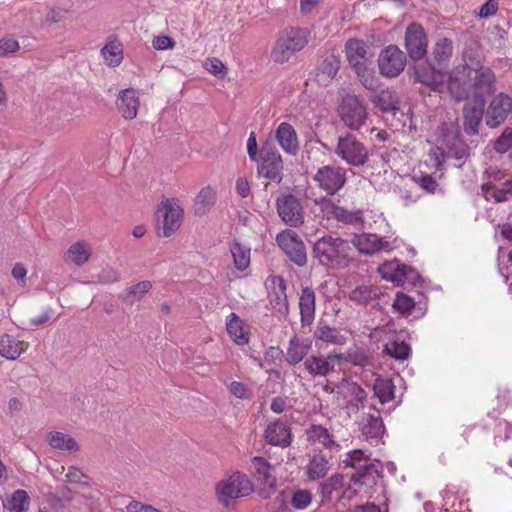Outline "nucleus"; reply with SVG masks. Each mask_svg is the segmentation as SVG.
<instances>
[{
    "label": "nucleus",
    "mask_w": 512,
    "mask_h": 512,
    "mask_svg": "<svg viewBox=\"0 0 512 512\" xmlns=\"http://www.w3.org/2000/svg\"><path fill=\"white\" fill-rule=\"evenodd\" d=\"M448 91L456 102L473 98L477 104H485L487 96L496 91V74L487 66L463 74L450 71L448 76Z\"/></svg>",
    "instance_id": "f257e3e1"
},
{
    "label": "nucleus",
    "mask_w": 512,
    "mask_h": 512,
    "mask_svg": "<svg viewBox=\"0 0 512 512\" xmlns=\"http://www.w3.org/2000/svg\"><path fill=\"white\" fill-rule=\"evenodd\" d=\"M453 54V43L448 38L439 39L425 63L413 66L415 80L432 91H441L447 74L448 63Z\"/></svg>",
    "instance_id": "f03ea898"
},
{
    "label": "nucleus",
    "mask_w": 512,
    "mask_h": 512,
    "mask_svg": "<svg viewBox=\"0 0 512 512\" xmlns=\"http://www.w3.org/2000/svg\"><path fill=\"white\" fill-rule=\"evenodd\" d=\"M435 147L429 156L435 162L437 169H441L448 158L464 160L470 156V147L461 136L456 122H442L435 134Z\"/></svg>",
    "instance_id": "7ed1b4c3"
},
{
    "label": "nucleus",
    "mask_w": 512,
    "mask_h": 512,
    "mask_svg": "<svg viewBox=\"0 0 512 512\" xmlns=\"http://www.w3.org/2000/svg\"><path fill=\"white\" fill-rule=\"evenodd\" d=\"M312 257L327 269H345L354 262L350 243L341 238L326 234L312 245Z\"/></svg>",
    "instance_id": "20e7f679"
},
{
    "label": "nucleus",
    "mask_w": 512,
    "mask_h": 512,
    "mask_svg": "<svg viewBox=\"0 0 512 512\" xmlns=\"http://www.w3.org/2000/svg\"><path fill=\"white\" fill-rule=\"evenodd\" d=\"M310 30L301 27H287L283 29L271 51V59L278 64H284L292 56L303 50L309 43Z\"/></svg>",
    "instance_id": "39448f33"
},
{
    "label": "nucleus",
    "mask_w": 512,
    "mask_h": 512,
    "mask_svg": "<svg viewBox=\"0 0 512 512\" xmlns=\"http://www.w3.org/2000/svg\"><path fill=\"white\" fill-rule=\"evenodd\" d=\"M184 210L175 198L164 199L158 205L157 234L161 237L172 236L180 227L183 221Z\"/></svg>",
    "instance_id": "423d86ee"
},
{
    "label": "nucleus",
    "mask_w": 512,
    "mask_h": 512,
    "mask_svg": "<svg viewBox=\"0 0 512 512\" xmlns=\"http://www.w3.org/2000/svg\"><path fill=\"white\" fill-rule=\"evenodd\" d=\"M335 154L352 167H363L369 161L368 148L351 133L338 137Z\"/></svg>",
    "instance_id": "0eeeda50"
},
{
    "label": "nucleus",
    "mask_w": 512,
    "mask_h": 512,
    "mask_svg": "<svg viewBox=\"0 0 512 512\" xmlns=\"http://www.w3.org/2000/svg\"><path fill=\"white\" fill-rule=\"evenodd\" d=\"M257 166L259 176L272 182L280 183L283 179V161L272 141L263 143Z\"/></svg>",
    "instance_id": "6e6552de"
},
{
    "label": "nucleus",
    "mask_w": 512,
    "mask_h": 512,
    "mask_svg": "<svg viewBox=\"0 0 512 512\" xmlns=\"http://www.w3.org/2000/svg\"><path fill=\"white\" fill-rule=\"evenodd\" d=\"M215 489L219 502L225 507H228L231 501L247 496L253 491L250 480L240 472L218 482Z\"/></svg>",
    "instance_id": "1a4fd4ad"
},
{
    "label": "nucleus",
    "mask_w": 512,
    "mask_h": 512,
    "mask_svg": "<svg viewBox=\"0 0 512 512\" xmlns=\"http://www.w3.org/2000/svg\"><path fill=\"white\" fill-rule=\"evenodd\" d=\"M341 121L350 130H359L368 118L367 108L356 95L347 94L338 108Z\"/></svg>",
    "instance_id": "9d476101"
},
{
    "label": "nucleus",
    "mask_w": 512,
    "mask_h": 512,
    "mask_svg": "<svg viewBox=\"0 0 512 512\" xmlns=\"http://www.w3.org/2000/svg\"><path fill=\"white\" fill-rule=\"evenodd\" d=\"M378 272L383 279L398 286H416L421 278L414 267L402 264L399 260L388 261L381 264L378 267Z\"/></svg>",
    "instance_id": "9b49d317"
},
{
    "label": "nucleus",
    "mask_w": 512,
    "mask_h": 512,
    "mask_svg": "<svg viewBox=\"0 0 512 512\" xmlns=\"http://www.w3.org/2000/svg\"><path fill=\"white\" fill-rule=\"evenodd\" d=\"M276 243L287 258L298 267L307 264V251L303 240L292 229H285L276 235Z\"/></svg>",
    "instance_id": "f8f14e48"
},
{
    "label": "nucleus",
    "mask_w": 512,
    "mask_h": 512,
    "mask_svg": "<svg viewBox=\"0 0 512 512\" xmlns=\"http://www.w3.org/2000/svg\"><path fill=\"white\" fill-rule=\"evenodd\" d=\"M313 180L327 195L333 196L345 186L346 170L337 165H324L317 170Z\"/></svg>",
    "instance_id": "ddd939ff"
},
{
    "label": "nucleus",
    "mask_w": 512,
    "mask_h": 512,
    "mask_svg": "<svg viewBox=\"0 0 512 512\" xmlns=\"http://www.w3.org/2000/svg\"><path fill=\"white\" fill-rule=\"evenodd\" d=\"M510 117H512V95L504 92L494 95L485 110V124L494 129Z\"/></svg>",
    "instance_id": "4468645a"
},
{
    "label": "nucleus",
    "mask_w": 512,
    "mask_h": 512,
    "mask_svg": "<svg viewBox=\"0 0 512 512\" xmlns=\"http://www.w3.org/2000/svg\"><path fill=\"white\" fill-rule=\"evenodd\" d=\"M486 57L479 40L472 36L465 37L461 51L462 63L451 71H459L463 74L472 73L473 70L484 67Z\"/></svg>",
    "instance_id": "2eb2a0df"
},
{
    "label": "nucleus",
    "mask_w": 512,
    "mask_h": 512,
    "mask_svg": "<svg viewBox=\"0 0 512 512\" xmlns=\"http://www.w3.org/2000/svg\"><path fill=\"white\" fill-rule=\"evenodd\" d=\"M406 56L397 45H389L382 49L378 56L379 72L386 78H395L403 72Z\"/></svg>",
    "instance_id": "dca6fc26"
},
{
    "label": "nucleus",
    "mask_w": 512,
    "mask_h": 512,
    "mask_svg": "<svg viewBox=\"0 0 512 512\" xmlns=\"http://www.w3.org/2000/svg\"><path fill=\"white\" fill-rule=\"evenodd\" d=\"M276 209L279 217L286 225L298 228L304 223V209L301 201L295 195L279 196L276 199Z\"/></svg>",
    "instance_id": "f3484780"
},
{
    "label": "nucleus",
    "mask_w": 512,
    "mask_h": 512,
    "mask_svg": "<svg viewBox=\"0 0 512 512\" xmlns=\"http://www.w3.org/2000/svg\"><path fill=\"white\" fill-rule=\"evenodd\" d=\"M345 53L353 70H361L364 66H372L373 52L370 46L360 39H349L345 43Z\"/></svg>",
    "instance_id": "a211bd4d"
},
{
    "label": "nucleus",
    "mask_w": 512,
    "mask_h": 512,
    "mask_svg": "<svg viewBox=\"0 0 512 512\" xmlns=\"http://www.w3.org/2000/svg\"><path fill=\"white\" fill-rule=\"evenodd\" d=\"M405 48L409 57L421 60L427 53V37L423 27L415 22L408 25L405 32Z\"/></svg>",
    "instance_id": "6ab92c4d"
},
{
    "label": "nucleus",
    "mask_w": 512,
    "mask_h": 512,
    "mask_svg": "<svg viewBox=\"0 0 512 512\" xmlns=\"http://www.w3.org/2000/svg\"><path fill=\"white\" fill-rule=\"evenodd\" d=\"M264 440L272 446L289 447L293 441L290 424L282 419L269 423L264 431Z\"/></svg>",
    "instance_id": "aec40b11"
},
{
    "label": "nucleus",
    "mask_w": 512,
    "mask_h": 512,
    "mask_svg": "<svg viewBox=\"0 0 512 512\" xmlns=\"http://www.w3.org/2000/svg\"><path fill=\"white\" fill-rule=\"evenodd\" d=\"M351 244L358 250L360 254L363 255H373L379 251H390V244L388 241L380 238L376 234L372 233H363L360 235H355Z\"/></svg>",
    "instance_id": "412c9836"
},
{
    "label": "nucleus",
    "mask_w": 512,
    "mask_h": 512,
    "mask_svg": "<svg viewBox=\"0 0 512 512\" xmlns=\"http://www.w3.org/2000/svg\"><path fill=\"white\" fill-rule=\"evenodd\" d=\"M485 119L484 105L466 103L462 108L463 131L467 136L479 134V129Z\"/></svg>",
    "instance_id": "4be33fe9"
},
{
    "label": "nucleus",
    "mask_w": 512,
    "mask_h": 512,
    "mask_svg": "<svg viewBox=\"0 0 512 512\" xmlns=\"http://www.w3.org/2000/svg\"><path fill=\"white\" fill-rule=\"evenodd\" d=\"M386 298H388L386 289L374 285L357 286L349 294V299L351 301L361 305H368L376 300H382L385 304H387L388 300H386Z\"/></svg>",
    "instance_id": "5701e85b"
},
{
    "label": "nucleus",
    "mask_w": 512,
    "mask_h": 512,
    "mask_svg": "<svg viewBox=\"0 0 512 512\" xmlns=\"http://www.w3.org/2000/svg\"><path fill=\"white\" fill-rule=\"evenodd\" d=\"M275 138L284 152L293 156L297 154L299 150L298 137L290 123H280L276 129Z\"/></svg>",
    "instance_id": "b1692460"
},
{
    "label": "nucleus",
    "mask_w": 512,
    "mask_h": 512,
    "mask_svg": "<svg viewBox=\"0 0 512 512\" xmlns=\"http://www.w3.org/2000/svg\"><path fill=\"white\" fill-rule=\"evenodd\" d=\"M139 105V95L134 88L123 89L119 93L117 107L126 120H132L137 116Z\"/></svg>",
    "instance_id": "393cba45"
},
{
    "label": "nucleus",
    "mask_w": 512,
    "mask_h": 512,
    "mask_svg": "<svg viewBox=\"0 0 512 512\" xmlns=\"http://www.w3.org/2000/svg\"><path fill=\"white\" fill-rule=\"evenodd\" d=\"M481 194L486 201L501 203L512 197V179L506 180L501 186L489 181L481 185Z\"/></svg>",
    "instance_id": "a878e982"
},
{
    "label": "nucleus",
    "mask_w": 512,
    "mask_h": 512,
    "mask_svg": "<svg viewBox=\"0 0 512 512\" xmlns=\"http://www.w3.org/2000/svg\"><path fill=\"white\" fill-rule=\"evenodd\" d=\"M361 432L366 440L378 443L385 433V426L380 415L365 414L361 421Z\"/></svg>",
    "instance_id": "bb28decb"
},
{
    "label": "nucleus",
    "mask_w": 512,
    "mask_h": 512,
    "mask_svg": "<svg viewBox=\"0 0 512 512\" xmlns=\"http://www.w3.org/2000/svg\"><path fill=\"white\" fill-rule=\"evenodd\" d=\"M312 347V342L309 339H301L297 336L289 340L288 348L286 351V361L289 365L295 366L300 363L309 353Z\"/></svg>",
    "instance_id": "cd10ccee"
},
{
    "label": "nucleus",
    "mask_w": 512,
    "mask_h": 512,
    "mask_svg": "<svg viewBox=\"0 0 512 512\" xmlns=\"http://www.w3.org/2000/svg\"><path fill=\"white\" fill-rule=\"evenodd\" d=\"M254 477L257 482L267 488L274 489L276 486V477L272 474L273 466L263 457H254L252 459Z\"/></svg>",
    "instance_id": "c85d7f7f"
},
{
    "label": "nucleus",
    "mask_w": 512,
    "mask_h": 512,
    "mask_svg": "<svg viewBox=\"0 0 512 512\" xmlns=\"http://www.w3.org/2000/svg\"><path fill=\"white\" fill-rule=\"evenodd\" d=\"M28 348V343L17 340L9 334L0 337V355L8 360L17 359Z\"/></svg>",
    "instance_id": "c756f323"
},
{
    "label": "nucleus",
    "mask_w": 512,
    "mask_h": 512,
    "mask_svg": "<svg viewBox=\"0 0 512 512\" xmlns=\"http://www.w3.org/2000/svg\"><path fill=\"white\" fill-rule=\"evenodd\" d=\"M299 309L302 324H311L315 316V292L312 288L305 287L302 289L299 298Z\"/></svg>",
    "instance_id": "7c9ffc66"
},
{
    "label": "nucleus",
    "mask_w": 512,
    "mask_h": 512,
    "mask_svg": "<svg viewBox=\"0 0 512 512\" xmlns=\"http://www.w3.org/2000/svg\"><path fill=\"white\" fill-rule=\"evenodd\" d=\"M343 387L345 388L347 396L351 398L347 401V409L354 413L363 409L367 399L366 391L356 382L345 381Z\"/></svg>",
    "instance_id": "2f4dec72"
},
{
    "label": "nucleus",
    "mask_w": 512,
    "mask_h": 512,
    "mask_svg": "<svg viewBox=\"0 0 512 512\" xmlns=\"http://www.w3.org/2000/svg\"><path fill=\"white\" fill-rule=\"evenodd\" d=\"M340 68V60L335 55L326 57L317 69L316 81L319 85L327 86L337 75Z\"/></svg>",
    "instance_id": "473e14b6"
},
{
    "label": "nucleus",
    "mask_w": 512,
    "mask_h": 512,
    "mask_svg": "<svg viewBox=\"0 0 512 512\" xmlns=\"http://www.w3.org/2000/svg\"><path fill=\"white\" fill-rule=\"evenodd\" d=\"M381 472L380 463H372L371 465L362 468L361 472H353L350 475V480L355 484L373 487L382 477Z\"/></svg>",
    "instance_id": "72a5a7b5"
},
{
    "label": "nucleus",
    "mask_w": 512,
    "mask_h": 512,
    "mask_svg": "<svg viewBox=\"0 0 512 512\" xmlns=\"http://www.w3.org/2000/svg\"><path fill=\"white\" fill-rule=\"evenodd\" d=\"M304 367L312 377H325L334 371V365L322 355H312L305 359Z\"/></svg>",
    "instance_id": "f704fd0d"
},
{
    "label": "nucleus",
    "mask_w": 512,
    "mask_h": 512,
    "mask_svg": "<svg viewBox=\"0 0 512 512\" xmlns=\"http://www.w3.org/2000/svg\"><path fill=\"white\" fill-rule=\"evenodd\" d=\"M371 102L376 108L383 113H391L393 115L399 111V102L396 100L395 95L389 90H381L370 97Z\"/></svg>",
    "instance_id": "c9c22d12"
},
{
    "label": "nucleus",
    "mask_w": 512,
    "mask_h": 512,
    "mask_svg": "<svg viewBox=\"0 0 512 512\" xmlns=\"http://www.w3.org/2000/svg\"><path fill=\"white\" fill-rule=\"evenodd\" d=\"M48 444L56 450L77 452L79 445L77 441L68 434L62 432H50L47 436Z\"/></svg>",
    "instance_id": "e433bc0d"
},
{
    "label": "nucleus",
    "mask_w": 512,
    "mask_h": 512,
    "mask_svg": "<svg viewBox=\"0 0 512 512\" xmlns=\"http://www.w3.org/2000/svg\"><path fill=\"white\" fill-rule=\"evenodd\" d=\"M373 391L381 404L388 403L395 399V385L391 378L378 376L374 381Z\"/></svg>",
    "instance_id": "4c0bfd02"
},
{
    "label": "nucleus",
    "mask_w": 512,
    "mask_h": 512,
    "mask_svg": "<svg viewBox=\"0 0 512 512\" xmlns=\"http://www.w3.org/2000/svg\"><path fill=\"white\" fill-rule=\"evenodd\" d=\"M3 506L9 512H27L30 506V497L27 491L17 489L6 498Z\"/></svg>",
    "instance_id": "58836bf2"
},
{
    "label": "nucleus",
    "mask_w": 512,
    "mask_h": 512,
    "mask_svg": "<svg viewBox=\"0 0 512 512\" xmlns=\"http://www.w3.org/2000/svg\"><path fill=\"white\" fill-rule=\"evenodd\" d=\"M226 330L237 345L248 343V333L244 331L242 320L234 312L230 313L227 317Z\"/></svg>",
    "instance_id": "ea45409f"
},
{
    "label": "nucleus",
    "mask_w": 512,
    "mask_h": 512,
    "mask_svg": "<svg viewBox=\"0 0 512 512\" xmlns=\"http://www.w3.org/2000/svg\"><path fill=\"white\" fill-rule=\"evenodd\" d=\"M277 281V288L270 296V303L274 311L280 314H287L289 305L286 295V283L282 277H278Z\"/></svg>",
    "instance_id": "a19ab883"
},
{
    "label": "nucleus",
    "mask_w": 512,
    "mask_h": 512,
    "mask_svg": "<svg viewBox=\"0 0 512 512\" xmlns=\"http://www.w3.org/2000/svg\"><path fill=\"white\" fill-rule=\"evenodd\" d=\"M216 193L213 188L206 186L202 188L195 199L194 211L197 215H205L215 204Z\"/></svg>",
    "instance_id": "79ce46f5"
},
{
    "label": "nucleus",
    "mask_w": 512,
    "mask_h": 512,
    "mask_svg": "<svg viewBox=\"0 0 512 512\" xmlns=\"http://www.w3.org/2000/svg\"><path fill=\"white\" fill-rule=\"evenodd\" d=\"M151 288L152 283L150 281H141L126 288L120 294V299L128 304H133L137 301H140Z\"/></svg>",
    "instance_id": "37998d69"
},
{
    "label": "nucleus",
    "mask_w": 512,
    "mask_h": 512,
    "mask_svg": "<svg viewBox=\"0 0 512 512\" xmlns=\"http://www.w3.org/2000/svg\"><path fill=\"white\" fill-rule=\"evenodd\" d=\"M314 338L335 345L346 343V337L337 328L328 325L318 326L314 332Z\"/></svg>",
    "instance_id": "c03bdc74"
},
{
    "label": "nucleus",
    "mask_w": 512,
    "mask_h": 512,
    "mask_svg": "<svg viewBox=\"0 0 512 512\" xmlns=\"http://www.w3.org/2000/svg\"><path fill=\"white\" fill-rule=\"evenodd\" d=\"M230 251L237 270L244 271L250 265V248L245 247L240 242L234 240Z\"/></svg>",
    "instance_id": "a18cd8bd"
},
{
    "label": "nucleus",
    "mask_w": 512,
    "mask_h": 512,
    "mask_svg": "<svg viewBox=\"0 0 512 512\" xmlns=\"http://www.w3.org/2000/svg\"><path fill=\"white\" fill-rule=\"evenodd\" d=\"M332 220L344 225L362 226L364 224L363 213L361 210L350 211L341 206L336 210Z\"/></svg>",
    "instance_id": "49530a36"
},
{
    "label": "nucleus",
    "mask_w": 512,
    "mask_h": 512,
    "mask_svg": "<svg viewBox=\"0 0 512 512\" xmlns=\"http://www.w3.org/2000/svg\"><path fill=\"white\" fill-rule=\"evenodd\" d=\"M329 470V462L323 455H314L307 466V475L310 480L323 478Z\"/></svg>",
    "instance_id": "de8ad7c7"
},
{
    "label": "nucleus",
    "mask_w": 512,
    "mask_h": 512,
    "mask_svg": "<svg viewBox=\"0 0 512 512\" xmlns=\"http://www.w3.org/2000/svg\"><path fill=\"white\" fill-rule=\"evenodd\" d=\"M67 254L75 265L81 266L89 260V245L84 241H78L69 247Z\"/></svg>",
    "instance_id": "09e8293b"
},
{
    "label": "nucleus",
    "mask_w": 512,
    "mask_h": 512,
    "mask_svg": "<svg viewBox=\"0 0 512 512\" xmlns=\"http://www.w3.org/2000/svg\"><path fill=\"white\" fill-rule=\"evenodd\" d=\"M308 439L313 442H318L328 448H331L335 445V441L333 440L328 429L322 425H311L308 430Z\"/></svg>",
    "instance_id": "8fccbe9b"
},
{
    "label": "nucleus",
    "mask_w": 512,
    "mask_h": 512,
    "mask_svg": "<svg viewBox=\"0 0 512 512\" xmlns=\"http://www.w3.org/2000/svg\"><path fill=\"white\" fill-rule=\"evenodd\" d=\"M384 351L395 360H406L411 352L410 346L404 341H390L385 345Z\"/></svg>",
    "instance_id": "3c124183"
},
{
    "label": "nucleus",
    "mask_w": 512,
    "mask_h": 512,
    "mask_svg": "<svg viewBox=\"0 0 512 512\" xmlns=\"http://www.w3.org/2000/svg\"><path fill=\"white\" fill-rule=\"evenodd\" d=\"M392 307L399 314L407 317L411 315L412 311L415 309V301L413 298L404 294L403 292H397L392 303Z\"/></svg>",
    "instance_id": "603ef678"
},
{
    "label": "nucleus",
    "mask_w": 512,
    "mask_h": 512,
    "mask_svg": "<svg viewBox=\"0 0 512 512\" xmlns=\"http://www.w3.org/2000/svg\"><path fill=\"white\" fill-rule=\"evenodd\" d=\"M343 486V476L336 474L320 484L319 490L322 496V501H329L332 499L334 491L339 490Z\"/></svg>",
    "instance_id": "864d4df0"
},
{
    "label": "nucleus",
    "mask_w": 512,
    "mask_h": 512,
    "mask_svg": "<svg viewBox=\"0 0 512 512\" xmlns=\"http://www.w3.org/2000/svg\"><path fill=\"white\" fill-rule=\"evenodd\" d=\"M346 466L354 469V472H361V469L371 465L373 462L364 454L362 450H353L347 453L346 459L343 461Z\"/></svg>",
    "instance_id": "5fc2aeb1"
},
{
    "label": "nucleus",
    "mask_w": 512,
    "mask_h": 512,
    "mask_svg": "<svg viewBox=\"0 0 512 512\" xmlns=\"http://www.w3.org/2000/svg\"><path fill=\"white\" fill-rule=\"evenodd\" d=\"M315 206L319 209V216L323 219L331 221L338 209L339 205H337L329 195L323 196L320 198H316L314 200Z\"/></svg>",
    "instance_id": "6e6d98bb"
},
{
    "label": "nucleus",
    "mask_w": 512,
    "mask_h": 512,
    "mask_svg": "<svg viewBox=\"0 0 512 512\" xmlns=\"http://www.w3.org/2000/svg\"><path fill=\"white\" fill-rule=\"evenodd\" d=\"M360 82L368 90H374L378 87V79L374 74L372 66H364L361 70H354Z\"/></svg>",
    "instance_id": "4d7b16f0"
},
{
    "label": "nucleus",
    "mask_w": 512,
    "mask_h": 512,
    "mask_svg": "<svg viewBox=\"0 0 512 512\" xmlns=\"http://www.w3.org/2000/svg\"><path fill=\"white\" fill-rule=\"evenodd\" d=\"M312 502V494L307 489H298L293 492L290 503L296 510H302L308 507Z\"/></svg>",
    "instance_id": "13d9d810"
},
{
    "label": "nucleus",
    "mask_w": 512,
    "mask_h": 512,
    "mask_svg": "<svg viewBox=\"0 0 512 512\" xmlns=\"http://www.w3.org/2000/svg\"><path fill=\"white\" fill-rule=\"evenodd\" d=\"M512 148V126H507L494 142V149L500 154Z\"/></svg>",
    "instance_id": "bf43d9fd"
},
{
    "label": "nucleus",
    "mask_w": 512,
    "mask_h": 512,
    "mask_svg": "<svg viewBox=\"0 0 512 512\" xmlns=\"http://www.w3.org/2000/svg\"><path fill=\"white\" fill-rule=\"evenodd\" d=\"M66 478L70 483L79 484L83 487H91V479L75 466H70L66 473Z\"/></svg>",
    "instance_id": "052dcab7"
},
{
    "label": "nucleus",
    "mask_w": 512,
    "mask_h": 512,
    "mask_svg": "<svg viewBox=\"0 0 512 512\" xmlns=\"http://www.w3.org/2000/svg\"><path fill=\"white\" fill-rule=\"evenodd\" d=\"M204 67L209 73H211L219 78H224L227 74L226 66L218 58L207 59L204 63Z\"/></svg>",
    "instance_id": "680f3d73"
},
{
    "label": "nucleus",
    "mask_w": 512,
    "mask_h": 512,
    "mask_svg": "<svg viewBox=\"0 0 512 512\" xmlns=\"http://www.w3.org/2000/svg\"><path fill=\"white\" fill-rule=\"evenodd\" d=\"M101 53H102L103 57L107 61H109V65L116 66V65L120 64L122 58L119 55H120L121 51L118 49V46L115 45L114 43L106 44L102 48Z\"/></svg>",
    "instance_id": "e2e57ef3"
},
{
    "label": "nucleus",
    "mask_w": 512,
    "mask_h": 512,
    "mask_svg": "<svg viewBox=\"0 0 512 512\" xmlns=\"http://www.w3.org/2000/svg\"><path fill=\"white\" fill-rule=\"evenodd\" d=\"M230 393L238 399L246 400L251 399L253 396L252 391L242 382L232 381L229 386Z\"/></svg>",
    "instance_id": "0e129e2a"
},
{
    "label": "nucleus",
    "mask_w": 512,
    "mask_h": 512,
    "mask_svg": "<svg viewBox=\"0 0 512 512\" xmlns=\"http://www.w3.org/2000/svg\"><path fill=\"white\" fill-rule=\"evenodd\" d=\"M74 499V492L70 487L67 485H62L57 489V494H49V501H65V502H71Z\"/></svg>",
    "instance_id": "69168bd1"
},
{
    "label": "nucleus",
    "mask_w": 512,
    "mask_h": 512,
    "mask_svg": "<svg viewBox=\"0 0 512 512\" xmlns=\"http://www.w3.org/2000/svg\"><path fill=\"white\" fill-rule=\"evenodd\" d=\"M417 184L426 192L434 193L438 187V183L435 178L429 174L421 175L416 179Z\"/></svg>",
    "instance_id": "338daca9"
},
{
    "label": "nucleus",
    "mask_w": 512,
    "mask_h": 512,
    "mask_svg": "<svg viewBox=\"0 0 512 512\" xmlns=\"http://www.w3.org/2000/svg\"><path fill=\"white\" fill-rule=\"evenodd\" d=\"M127 512H161L159 509L153 507L150 504H144L140 501L132 500L126 506Z\"/></svg>",
    "instance_id": "774afa93"
}]
</instances>
